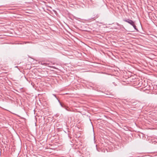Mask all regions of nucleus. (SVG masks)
<instances>
[{"instance_id": "nucleus-12", "label": "nucleus", "mask_w": 157, "mask_h": 157, "mask_svg": "<svg viewBox=\"0 0 157 157\" xmlns=\"http://www.w3.org/2000/svg\"><path fill=\"white\" fill-rule=\"evenodd\" d=\"M94 140H95V137L94 136Z\"/></svg>"}, {"instance_id": "nucleus-11", "label": "nucleus", "mask_w": 157, "mask_h": 157, "mask_svg": "<svg viewBox=\"0 0 157 157\" xmlns=\"http://www.w3.org/2000/svg\"><path fill=\"white\" fill-rule=\"evenodd\" d=\"M53 11L56 13V10H53Z\"/></svg>"}, {"instance_id": "nucleus-6", "label": "nucleus", "mask_w": 157, "mask_h": 157, "mask_svg": "<svg viewBox=\"0 0 157 157\" xmlns=\"http://www.w3.org/2000/svg\"><path fill=\"white\" fill-rule=\"evenodd\" d=\"M53 96H54L56 97V98L57 99H58V98H57V97H56V95L55 94H53Z\"/></svg>"}, {"instance_id": "nucleus-4", "label": "nucleus", "mask_w": 157, "mask_h": 157, "mask_svg": "<svg viewBox=\"0 0 157 157\" xmlns=\"http://www.w3.org/2000/svg\"><path fill=\"white\" fill-rule=\"evenodd\" d=\"M58 101L59 102V103H60V105L61 106L63 107V105H62V104L60 102L59 100H58Z\"/></svg>"}, {"instance_id": "nucleus-13", "label": "nucleus", "mask_w": 157, "mask_h": 157, "mask_svg": "<svg viewBox=\"0 0 157 157\" xmlns=\"http://www.w3.org/2000/svg\"><path fill=\"white\" fill-rule=\"evenodd\" d=\"M148 13H150V12H147Z\"/></svg>"}, {"instance_id": "nucleus-1", "label": "nucleus", "mask_w": 157, "mask_h": 157, "mask_svg": "<svg viewBox=\"0 0 157 157\" xmlns=\"http://www.w3.org/2000/svg\"><path fill=\"white\" fill-rule=\"evenodd\" d=\"M123 21H124L130 24L132 26L134 29L137 30V29H136V27L135 24L134 22L132 20H131L129 19H124Z\"/></svg>"}, {"instance_id": "nucleus-7", "label": "nucleus", "mask_w": 157, "mask_h": 157, "mask_svg": "<svg viewBox=\"0 0 157 157\" xmlns=\"http://www.w3.org/2000/svg\"><path fill=\"white\" fill-rule=\"evenodd\" d=\"M41 64L43 65H45L46 64V63H42Z\"/></svg>"}, {"instance_id": "nucleus-8", "label": "nucleus", "mask_w": 157, "mask_h": 157, "mask_svg": "<svg viewBox=\"0 0 157 157\" xmlns=\"http://www.w3.org/2000/svg\"><path fill=\"white\" fill-rule=\"evenodd\" d=\"M15 10V9H9L8 10Z\"/></svg>"}, {"instance_id": "nucleus-5", "label": "nucleus", "mask_w": 157, "mask_h": 157, "mask_svg": "<svg viewBox=\"0 0 157 157\" xmlns=\"http://www.w3.org/2000/svg\"><path fill=\"white\" fill-rule=\"evenodd\" d=\"M112 84H113L115 86H117V84L114 82H113L112 83Z\"/></svg>"}, {"instance_id": "nucleus-3", "label": "nucleus", "mask_w": 157, "mask_h": 157, "mask_svg": "<svg viewBox=\"0 0 157 157\" xmlns=\"http://www.w3.org/2000/svg\"><path fill=\"white\" fill-rule=\"evenodd\" d=\"M151 142L152 143L154 144H156V143H157V142L155 140H151Z\"/></svg>"}, {"instance_id": "nucleus-9", "label": "nucleus", "mask_w": 157, "mask_h": 157, "mask_svg": "<svg viewBox=\"0 0 157 157\" xmlns=\"http://www.w3.org/2000/svg\"><path fill=\"white\" fill-rule=\"evenodd\" d=\"M96 149H97V150L98 151H99V150H98V148H97V145H96Z\"/></svg>"}, {"instance_id": "nucleus-10", "label": "nucleus", "mask_w": 157, "mask_h": 157, "mask_svg": "<svg viewBox=\"0 0 157 157\" xmlns=\"http://www.w3.org/2000/svg\"><path fill=\"white\" fill-rule=\"evenodd\" d=\"M98 17V15H97L96 16H95V17L97 18Z\"/></svg>"}, {"instance_id": "nucleus-2", "label": "nucleus", "mask_w": 157, "mask_h": 157, "mask_svg": "<svg viewBox=\"0 0 157 157\" xmlns=\"http://www.w3.org/2000/svg\"><path fill=\"white\" fill-rule=\"evenodd\" d=\"M154 87H153L154 89L152 91V94H157V90L156 89H155Z\"/></svg>"}]
</instances>
